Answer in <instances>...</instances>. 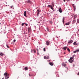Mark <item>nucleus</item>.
<instances>
[{"mask_svg": "<svg viewBox=\"0 0 79 79\" xmlns=\"http://www.w3.org/2000/svg\"><path fill=\"white\" fill-rule=\"evenodd\" d=\"M71 23V21L67 23H66L65 25H68V26L69 25V24Z\"/></svg>", "mask_w": 79, "mask_h": 79, "instance_id": "6e6552de", "label": "nucleus"}, {"mask_svg": "<svg viewBox=\"0 0 79 79\" xmlns=\"http://www.w3.org/2000/svg\"><path fill=\"white\" fill-rule=\"evenodd\" d=\"M69 63H73V60H72L69 59Z\"/></svg>", "mask_w": 79, "mask_h": 79, "instance_id": "ddd939ff", "label": "nucleus"}, {"mask_svg": "<svg viewBox=\"0 0 79 79\" xmlns=\"http://www.w3.org/2000/svg\"><path fill=\"white\" fill-rule=\"evenodd\" d=\"M77 75H79V72L78 73H77Z\"/></svg>", "mask_w": 79, "mask_h": 79, "instance_id": "ea45409f", "label": "nucleus"}, {"mask_svg": "<svg viewBox=\"0 0 79 79\" xmlns=\"http://www.w3.org/2000/svg\"><path fill=\"white\" fill-rule=\"evenodd\" d=\"M5 79H8L9 78V77H8L7 76H6L5 77Z\"/></svg>", "mask_w": 79, "mask_h": 79, "instance_id": "5701e85b", "label": "nucleus"}, {"mask_svg": "<svg viewBox=\"0 0 79 79\" xmlns=\"http://www.w3.org/2000/svg\"><path fill=\"white\" fill-rule=\"evenodd\" d=\"M28 32H30V31H31V28H30V27H28Z\"/></svg>", "mask_w": 79, "mask_h": 79, "instance_id": "aec40b11", "label": "nucleus"}, {"mask_svg": "<svg viewBox=\"0 0 79 79\" xmlns=\"http://www.w3.org/2000/svg\"><path fill=\"white\" fill-rule=\"evenodd\" d=\"M77 23H79V18L77 20Z\"/></svg>", "mask_w": 79, "mask_h": 79, "instance_id": "393cba45", "label": "nucleus"}, {"mask_svg": "<svg viewBox=\"0 0 79 79\" xmlns=\"http://www.w3.org/2000/svg\"><path fill=\"white\" fill-rule=\"evenodd\" d=\"M62 66H64V67H65V68H66V64L63 63L62 64Z\"/></svg>", "mask_w": 79, "mask_h": 79, "instance_id": "0eeeda50", "label": "nucleus"}, {"mask_svg": "<svg viewBox=\"0 0 79 79\" xmlns=\"http://www.w3.org/2000/svg\"><path fill=\"white\" fill-rule=\"evenodd\" d=\"M73 42V40H70L68 42V43L69 44H71V43H72V42Z\"/></svg>", "mask_w": 79, "mask_h": 79, "instance_id": "1a4fd4ad", "label": "nucleus"}, {"mask_svg": "<svg viewBox=\"0 0 79 79\" xmlns=\"http://www.w3.org/2000/svg\"><path fill=\"white\" fill-rule=\"evenodd\" d=\"M73 45H77V44L76 43V42H75L73 44Z\"/></svg>", "mask_w": 79, "mask_h": 79, "instance_id": "dca6fc26", "label": "nucleus"}, {"mask_svg": "<svg viewBox=\"0 0 79 79\" xmlns=\"http://www.w3.org/2000/svg\"><path fill=\"white\" fill-rule=\"evenodd\" d=\"M43 50H44V52H45V51H46L45 48H44V49H43Z\"/></svg>", "mask_w": 79, "mask_h": 79, "instance_id": "cd10ccee", "label": "nucleus"}, {"mask_svg": "<svg viewBox=\"0 0 79 79\" xmlns=\"http://www.w3.org/2000/svg\"><path fill=\"white\" fill-rule=\"evenodd\" d=\"M25 24V23H23L22 24V26H24V24Z\"/></svg>", "mask_w": 79, "mask_h": 79, "instance_id": "c85d7f7f", "label": "nucleus"}, {"mask_svg": "<svg viewBox=\"0 0 79 79\" xmlns=\"http://www.w3.org/2000/svg\"><path fill=\"white\" fill-rule=\"evenodd\" d=\"M49 64H50V65H51V66H53V63H50Z\"/></svg>", "mask_w": 79, "mask_h": 79, "instance_id": "412c9836", "label": "nucleus"}, {"mask_svg": "<svg viewBox=\"0 0 79 79\" xmlns=\"http://www.w3.org/2000/svg\"><path fill=\"white\" fill-rule=\"evenodd\" d=\"M0 55L1 56H3V53L2 52H0Z\"/></svg>", "mask_w": 79, "mask_h": 79, "instance_id": "6ab92c4d", "label": "nucleus"}, {"mask_svg": "<svg viewBox=\"0 0 79 79\" xmlns=\"http://www.w3.org/2000/svg\"><path fill=\"white\" fill-rule=\"evenodd\" d=\"M64 18H63V23H64Z\"/></svg>", "mask_w": 79, "mask_h": 79, "instance_id": "b1692460", "label": "nucleus"}, {"mask_svg": "<svg viewBox=\"0 0 79 79\" xmlns=\"http://www.w3.org/2000/svg\"><path fill=\"white\" fill-rule=\"evenodd\" d=\"M34 52H35V53H36V51H35V50H34Z\"/></svg>", "mask_w": 79, "mask_h": 79, "instance_id": "2f4dec72", "label": "nucleus"}, {"mask_svg": "<svg viewBox=\"0 0 79 79\" xmlns=\"http://www.w3.org/2000/svg\"><path fill=\"white\" fill-rule=\"evenodd\" d=\"M74 55H73L72 58H74Z\"/></svg>", "mask_w": 79, "mask_h": 79, "instance_id": "4c0bfd02", "label": "nucleus"}, {"mask_svg": "<svg viewBox=\"0 0 79 79\" xmlns=\"http://www.w3.org/2000/svg\"><path fill=\"white\" fill-rule=\"evenodd\" d=\"M65 63H67V62H65Z\"/></svg>", "mask_w": 79, "mask_h": 79, "instance_id": "c03bdc74", "label": "nucleus"}, {"mask_svg": "<svg viewBox=\"0 0 79 79\" xmlns=\"http://www.w3.org/2000/svg\"><path fill=\"white\" fill-rule=\"evenodd\" d=\"M12 7H13V6H10L11 8H13Z\"/></svg>", "mask_w": 79, "mask_h": 79, "instance_id": "f704fd0d", "label": "nucleus"}, {"mask_svg": "<svg viewBox=\"0 0 79 79\" xmlns=\"http://www.w3.org/2000/svg\"><path fill=\"white\" fill-rule=\"evenodd\" d=\"M73 23H75V22H76V20H74L73 21Z\"/></svg>", "mask_w": 79, "mask_h": 79, "instance_id": "a878e982", "label": "nucleus"}, {"mask_svg": "<svg viewBox=\"0 0 79 79\" xmlns=\"http://www.w3.org/2000/svg\"><path fill=\"white\" fill-rule=\"evenodd\" d=\"M63 1H64V2H66L65 0H63Z\"/></svg>", "mask_w": 79, "mask_h": 79, "instance_id": "a19ab883", "label": "nucleus"}, {"mask_svg": "<svg viewBox=\"0 0 79 79\" xmlns=\"http://www.w3.org/2000/svg\"><path fill=\"white\" fill-rule=\"evenodd\" d=\"M59 11L60 13H62V10L61 8V7H60V8H59Z\"/></svg>", "mask_w": 79, "mask_h": 79, "instance_id": "423d86ee", "label": "nucleus"}, {"mask_svg": "<svg viewBox=\"0 0 79 79\" xmlns=\"http://www.w3.org/2000/svg\"><path fill=\"white\" fill-rule=\"evenodd\" d=\"M2 79H4V78H2Z\"/></svg>", "mask_w": 79, "mask_h": 79, "instance_id": "37998d69", "label": "nucleus"}, {"mask_svg": "<svg viewBox=\"0 0 79 79\" xmlns=\"http://www.w3.org/2000/svg\"><path fill=\"white\" fill-rule=\"evenodd\" d=\"M66 0L67 2H70V1H71L70 0Z\"/></svg>", "mask_w": 79, "mask_h": 79, "instance_id": "c756f323", "label": "nucleus"}, {"mask_svg": "<svg viewBox=\"0 0 79 79\" xmlns=\"http://www.w3.org/2000/svg\"><path fill=\"white\" fill-rule=\"evenodd\" d=\"M29 76L30 77L32 76V74H29Z\"/></svg>", "mask_w": 79, "mask_h": 79, "instance_id": "bb28decb", "label": "nucleus"}, {"mask_svg": "<svg viewBox=\"0 0 79 79\" xmlns=\"http://www.w3.org/2000/svg\"><path fill=\"white\" fill-rule=\"evenodd\" d=\"M46 44L47 45H49L50 44V41H46Z\"/></svg>", "mask_w": 79, "mask_h": 79, "instance_id": "7ed1b4c3", "label": "nucleus"}, {"mask_svg": "<svg viewBox=\"0 0 79 79\" xmlns=\"http://www.w3.org/2000/svg\"><path fill=\"white\" fill-rule=\"evenodd\" d=\"M67 50H68V52H70V49H69V48H67Z\"/></svg>", "mask_w": 79, "mask_h": 79, "instance_id": "4be33fe9", "label": "nucleus"}, {"mask_svg": "<svg viewBox=\"0 0 79 79\" xmlns=\"http://www.w3.org/2000/svg\"><path fill=\"white\" fill-rule=\"evenodd\" d=\"M8 74L7 73H4V76H5V77L6 76H9Z\"/></svg>", "mask_w": 79, "mask_h": 79, "instance_id": "39448f33", "label": "nucleus"}, {"mask_svg": "<svg viewBox=\"0 0 79 79\" xmlns=\"http://www.w3.org/2000/svg\"><path fill=\"white\" fill-rule=\"evenodd\" d=\"M37 52H39V50H38V49H37Z\"/></svg>", "mask_w": 79, "mask_h": 79, "instance_id": "e433bc0d", "label": "nucleus"}, {"mask_svg": "<svg viewBox=\"0 0 79 79\" xmlns=\"http://www.w3.org/2000/svg\"><path fill=\"white\" fill-rule=\"evenodd\" d=\"M25 25H26V26H27V23H25Z\"/></svg>", "mask_w": 79, "mask_h": 79, "instance_id": "72a5a7b5", "label": "nucleus"}, {"mask_svg": "<svg viewBox=\"0 0 79 79\" xmlns=\"http://www.w3.org/2000/svg\"><path fill=\"white\" fill-rule=\"evenodd\" d=\"M23 15H24L25 16H26V17H27V16H26V11H25L24 12V13H23Z\"/></svg>", "mask_w": 79, "mask_h": 79, "instance_id": "4468645a", "label": "nucleus"}, {"mask_svg": "<svg viewBox=\"0 0 79 79\" xmlns=\"http://www.w3.org/2000/svg\"><path fill=\"white\" fill-rule=\"evenodd\" d=\"M37 15H39V10H37Z\"/></svg>", "mask_w": 79, "mask_h": 79, "instance_id": "a211bd4d", "label": "nucleus"}, {"mask_svg": "<svg viewBox=\"0 0 79 79\" xmlns=\"http://www.w3.org/2000/svg\"><path fill=\"white\" fill-rule=\"evenodd\" d=\"M13 42H16V40H14Z\"/></svg>", "mask_w": 79, "mask_h": 79, "instance_id": "c9c22d12", "label": "nucleus"}, {"mask_svg": "<svg viewBox=\"0 0 79 79\" xmlns=\"http://www.w3.org/2000/svg\"><path fill=\"white\" fill-rule=\"evenodd\" d=\"M27 3H30V4H31V3H32V2L29 0H28L27 1Z\"/></svg>", "mask_w": 79, "mask_h": 79, "instance_id": "9d476101", "label": "nucleus"}, {"mask_svg": "<svg viewBox=\"0 0 79 79\" xmlns=\"http://www.w3.org/2000/svg\"><path fill=\"white\" fill-rule=\"evenodd\" d=\"M73 17L74 18V19L75 20L76 19V18H77V15H74Z\"/></svg>", "mask_w": 79, "mask_h": 79, "instance_id": "2eb2a0df", "label": "nucleus"}, {"mask_svg": "<svg viewBox=\"0 0 79 79\" xmlns=\"http://www.w3.org/2000/svg\"><path fill=\"white\" fill-rule=\"evenodd\" d=\"M44 59H49V57L48 56H47V57H46V56H44Z\"/></svg>", "mask_w": 79, "mask_h": 79, "instance_id": "f8f14e48", "label": "nucleus"}, {"mask_svg": "<svg viewBox=\"0 0 79 79\" xmlns=\"http://www.w3.org/2000/svg\"><path fill=\"white\" fill-rule=\"evenodd\" d=\"M67 48L68 47H64L63 48H62V49H63V50H66Z\"/></svg>", "mask_w": 79, "mask_h": 79, "instance_id": "20e7f679", "label": "nucleus"}, {"mask_svg": "<svg viewBox=\"0 0 79 79\" xmlns=\"http://www.w3.org/2000/svg\"><path fill=\"white\" fill-rule=\"evenodd\" d=\"M24 69L25 70H28V68L27 67H25Z\"/></svg>", "mask_w": 79, "mask_h": 79, "instance_id": "f3484780", "label": "nucleus"}, {"mask_svg": "<svg viewBox=\"0 0 79 79\" xmlns=\"http://www.w3.org/2000/svg\"><path fill=\"white\" fill-rule=\"evenodd\" d=\"M6 47L7 48H9V46H8V44H6Z\"/></svg>", "mask_w": 79, "mask_h": 79, "instance_id": "7c9ffc66", "label": "nucleus"}, {"mask_svg": "<svg viewBox=\"0 0 79 79\" xmlns=\"http://www.w3.org/2000/svg\"><path fill=\"white\" fill-rule=\"evenodd\" d=\"M48 7H49V8H50L51 9H52V10H53V11H54V10H53V7L52 6V5H48Z\"/></svg>", "mask_w": 79, "mask_h": 79, "instance_id": "f257e3e1", "label": "nucleus"}, {"mask_svg": "<svg viewBox=\"0 0 79 79\" xmlns=\"http://www.w3.org/2000/svg\"><path fill=\"white\" fill-rule=\"evenodd\" d=\"M79 52V49H78L76 51H73V53H76V52Z\"/></svg>", "mask_w": 79, "mask_h": 79, "instance_id": "9b49d317", "label": "nucleus"}, {"mask_svg": "<svg viewBox=\"0 0 79 79\" xmlns=\"http://www.w3.org/2000/svg\"><path fill=\"white\" fill-rule=\"evenodd\" d=\"M38 55H39V54H38Z\"/></svg>", "mask_w": 79, "mask_h": 79, "instance_id": "a18cd8bd", "label": "nucleus"}, {"mask_svg": "<svg viewBox=\"0 0 79 79\" xmlns=\"http://www.w3.org/2000/svg\"><path fill=\"white\" fill-rule=\"evenodd\" d=\"M28 52V51L27 50V53Z\"/></svg>", "mask_w": 79, "mask_h": 79, "instance_id": "79ce46f5", "label": "nucleus"}, {"mask_svg": "<svg viewBox=\"0 0 79 79\" xmlns=\"http://www.w3.org/2000/svg\"><path fill=\"white\" fill-rule=\"evenodd\" d=\"M73 66H75V65H73Z\"/></svg>", "mask_w": 79, "mask_h": 79, "instance_id": "49530a36", "label": "nucleus"}, {"mask_svg": "<svg viewBox=\"0 0 79 79\" xmlns=\"http://www.w3.org/2000/svg\"><path fill=\"white\" fill-rule=\"evenodd\" d=\"M47 30L48 31V28H47Z\"/></svg>", "mask_w": 79, "mask_h": 79, "instance_id": "58836bf2", "label": "nucleus"}, {"mask_svg": "<svg viewBox=\"0 0 79 79\" xmlns=\"http://www.w3.org/2000/svg\"><path fill=\"white\" fill-rule=\"evenodd\" d=\"M73 59V57H70V60H72V59Z\"/></svg>", "mask_w": 79, "mask_h": 79, "instance_id": "473e14b6", "label": "nucleus"}, {"mask_svg": "<svg viewBox=\"0 0 79 79\" xmlns=\"http://www.w3.org/2000/svg\"><path fill=\"white\" fill-rule=\"evenodd\" d=\"M72 5L74 8V11H75V10H76V5L74 4H72Z\"/></svg>", "mask_w": 79, "mask_h": 79, "instance_id": "f03ea898", "label": "nucleus"}]
</instances>
